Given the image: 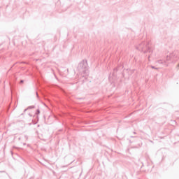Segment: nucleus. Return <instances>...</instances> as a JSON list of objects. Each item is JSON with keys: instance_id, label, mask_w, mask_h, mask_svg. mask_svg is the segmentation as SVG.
Returning a JSON list of instances; mask_svg holds the SVG:
<instances>
[{"instance_id": "obj_1", "label": "nucleus", "mask_w": 179, "mask_h": 179, "mask_svg": "<svg viewBox=\"0 0 179 179\" xmlns=\"http://www.w3.org/2000/svg\"><path fill=\"white\" fill-rule=\"evenodd\" d=\"M178 66H179V64H178Z\"/></svg>"}]
</instances>
